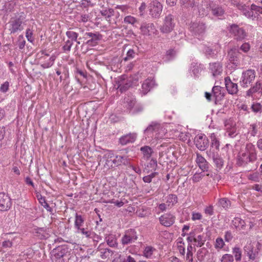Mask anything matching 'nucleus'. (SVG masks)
Segmentation results:
<instances>
[{
  "mask_svg": "<svg viewBox=\"0 0 262 262\" xmlns=\"http://www.w3.org/2000/svg\"><path fill=\"white\" fill-rule=\"evenodd\" d=\"M115 161L114 154L108 151L104 155L102 159L100 161L99 165L102 164L104 169H109L116 166Z\"/></svg>",
  "mask_w": 262,
  "mask_h": 262,
  "instance_id": "nucleus-1",
  "label": "nucleus"
},
{
  "mask_svg": "<svg viewBox=\"0 0 262 262\" xmlns=\"http://www.w3.org/2000/svg\"><path fill=\"white\" fill-rule=\"evenodd\" d=\"M255 78V72L253 70H248L242 74L241 80L239 82L241 86L247 87Z\"/></svg>",
  "mask_w": 262,
  "mask_h": 262,
  "instance_id": "nucleus-2",
  "label": "nucleus"
},
{
  "mask_svg": "<svg viewBox=\"0 0 262 262\" xmlns=\"http://www.w3.org/2000/svg\"><path fill=\"white\" fill-rule=\"evenodd\" d=\"M174 27V17L172 15L169 14L165 17L164 23L160 30L163 33H168L173 30Z\"/></svg>",
  "mask_w": 262,
  "mask_h": 262,
  "instance_id": "nucleus-3",
  "label": "nucleus"
},
{
  "mask_svg": "<svg viewBox=\"0 0 262 262\" xmlns=\"http://www.w3.org/2000/svg\"><path fill=\"white\" fill-rule=\"evenodd\" d=\"M141 34L146 36H152L157 34V30L152 23H144L140 28Z\"/></svg>",
  "mask_w": 262,
  "mask_h": 262,
  "instance_id": "nucleus-4",
  "label": "nucleus"
},
{
  "mask_svg": "<svg viewBox=\"0 0 262 262\" xmlns=\"http://www.w3.org/2000/svg\"><path fill=\"white\" fill-rule=\"evenodd\" d=\"M228 56L230 62L235 66L239 64L242 54L236 47L231 49L228 52Z\"/></svg>",
  "mask_w": 262,
  "mask_h": 262,
  "instance_id": "nucleus-5",
  "label": "nucleus"
},
{
  "mask_svg": "<svg viewBox=\"0 0 262 262\" xmlns=\"http://www.w3.org/2000/svg\"><path fill=\"white\" fill-rule=\"evenodd\" d=\"M229 32L237 40H242L244 39L246 36V33L245 30L239 28L238 26L235 24H233L230 26Z\"/></svg>",
  "mask_w": 262,
  "mask_h": 262,
  "instance_id": "nucleus-6",
  "label": "nucleus"
},
{
  "mask_svg": "<svg viewBox=\"0 0 262 262\" xmlns=\"http://www.w3.org/2000/svg\"><path fill=\"white\" fill-rule=\"evenodd\" d=\"M196 147L200 150H205L209 145V141L205 135H198L194 138Z\"/></svg>",
  "mask_w": 262,
  "mask_h": 262,
  "instance_id": "nucleus-7",
  "label": "nucleus"
},
{
  "mask_svg": "<svg viewBox=\"0 0 262 262\" xmlns=\"http://www.w3.org/2000/svg\"><path fill=\"white\" fill-rule=\"evenodd\" d=\"M205 24L201 21L192 23L190 26V31L195 35L203 34L206 31Z\"/></svg>",
  "mask_w": 262,
  "mask_h": 262,
  "instance_id": "nucleus-8",
  "label": "nucleus"
},
{
  "mask_svg": "<svg viewBox=\"0 0 262 262\" xmlns=\"http://www.w3.org/2000/svg\"><path fill=\"white\" fill-rule=\"evenodd\" d=\"M149 14L153 17L158 18L162 11V5L158 1H153L149 4Z\"/></svg>",
  "mask_w": 262,
  "mask_h": 262,
  "instance_id": "nucleus-9",
  "label": "nucleus"
},
{
  "mask_svg": "<svg viewBox=\"0 0 262 262\" xmlns=\"http://www.w3.org/2000/svg\"><path fill=\"white\" fill-rule=\"evenodd\" d=\"M118 84L117 89L122 93L126 91L129 88L133 85V81L131 78H127L126 76L123 75L120 78Z\"/></svg>",
  "mask_w": 262,
  "mask_h": 262,
  "instance_id": "nucleus-10",
  "label": "nucleus"
},
{
  "mask_svg": "<svg viewBox=\"0 0 262 262\" xmlns=\"http://www.w3.org/2000/svg\"><path fill=\"white\" fill-rule=\"evenodd\" d=\"M137 239V235L135 230L130 229L125 231L122 237L121 241L123 245H127L132 243Z\"/></svg>",
  "mask_w": 262,
  "mask_h": 262,
  "instance_id": "nucleus-11",
  "label": "nucleus"
},
{
  "mask_svg": "<svg viewBox=\"0 0 262 262\" xmlns=\"http://www.w3.org/2000/svg\"><path fill=\"white\" fill-rule=\"evenodd\" d=\"M245 149L246 151L240 155L241 157L248 158L249 161H254L256 159V155L254 145L251 143L247 144Z\"/></svg>",
  "mask_w": 262,
  "mask_h": 262,
  "instance_id": "nucleus-12",
  "label": "nucleus"
},
{
  "mask_svg": "<svg viewBox=\"0 0 262 262\" xmlns=\"http://www.w3.org/2000/svg\"><path fill=\"white\" fill-rule=\"evenodd\" d=\"M11 206L10 197L3 192L0 193V210L5 211L9 210Z\"/></svg>",
  "mask_w": 262,
  "mask_h": 262,
  "instance_id": "nucleus-13",
  "label": "nucleus"
},
{
  "mask_svg": "<svg viewBox=\"0 0 262 262\" xmlns=\"http://www.w3.org/2000/svg\"><path fill=\"white\" fill-rule=\"evenodd\" d=\"M159 221L162 225L170 227L174 224L175 216L170 213H165L159 217Z\"/></svg>",
  "mask_w": 262,
  "mask_h": 262,
  "instance_id": "nucleus-14",
  "label": "nucleus"
},
{
  "mask_svg": "<svg viewBox=\"0 0 262 262\" xmlns=\"http://www.w3.org/2000/svg\"><path fill=\"white\" fill-rule=\"evenodd\" d=\"M137 138V134L136 133H129L122 136L119 139V143L122 145H125L128 143L134 142Z\"/></svg>",
  "mask_w": 262,
  "mask_h": 262,
  "instance_id": "nucleus-15",
  "label": "nucleus"
},
{
  "mask_svg": "<svg viewBox=\"0 0 262 262\" xmlns=\"http://www.w3.org/2000/svg\"><path fill=\"white\" fill-rule=\"evenodd\" d=\"M196 162L199 167L203 171H207L209 165L206 160L200 154L196 153Z\"/></svg>",
  "mask_w": 262,
  "mask_h": 262,
  "instance_id": "nucleus-16",
  "label": "nucleus"
},
{
  "mask_svg": "<svg viewBox=\"0 0 262 262\" xmlns=\"http://www.w3.org/2000/svg\"><path fill=\"white\" fill-rule=\"evenodd\" d=\"M225 85L228 93L230 94H235L238 92L237 85L232 82L229 78L225 79Z\"/></svg>",
  "mask_w": 262,
  "mask_h": 262,
  "instance_id": "nucleus-17",
  "label": "nucleus"
},
{
  "mask_svg": "<svg viewBox=\"0 0 262 262\" xmlns=\"http://www.w3.org/2000/svg\"><path fill=\"white\" fill-rule=\"evenodd\" d=\"M244 251L245 253L249 257V258L252 260H254L258 254L257 250L255 251L254 249L253 246L250 244H247L244 247Z\"/></svg>",
  "mask_w": 262,
  "mask_h": 262,
  "instance_id": "nucleus-18",
  "label": "nucleus"
},
{
  "mask_svg": "<svg viewBox=\"0 0 262 262\" xmlns=\"http://www.w3.org/2000/svg\"><path fill=\"white\" fill-rule=\"evenodd\" d=\"M224 88L220 86H215L212 88L213 96L215 98V103L222 99L224 96Z\"/></svg>",
  "mask_w": 262,
  "mask_h": 262,
  "instance_id": "nucleus-19",
  "label": "nucleus"
},
{
  "mask_svg": "<svg viewBox=\"0 0 262 262\" xmlns=\"http://www.w3.org/2000/svg\"><path fill=\"white\" fill-rule=\"evenodd\" d=\"M155 82L152 79L147 78L146 79L142 84V93L143 95L146 94L148 92L150 91V89H152L155 85Z\"/></svg>",
  "mask_w": 262,
  "mask_h": 262,
  "instance_id": "nucleus-20",
  "label": "nucleus"
},
{
  "mask_svg": "<svg viewBox=\"0 0 262 262\" xmlns=\"http://www.w3.org/2000/svg\"><path fill=\"white\" fill-rule=\"evenodd\" d=\"M22 21L19 18H16L10 22L11 28L10 31L11 33H14L18 30L23 29L21 26Z\"/></svg>",
  "mask_w": 262,
  "mask_h": 262,
  "instance_id": "nucleus-21",
  "label": "nucleus"
},
{
  "mask_svg": "<svg viewBox=\"0 0 262 262\" xmlns=\"http://www.w3.org/2000/svg\"><path fill=\"white\" fill-rule=\"evenodd\" d=\"M160 124L157 122H152L144 130V133L148 136L152 137L154 132H158L160 128Z\"/></svg>",
  "mask_w": 262,
  "mask_h": 262,
  "instance_id": "nucleus-22",
  "label": "nucleus"
},
{
  "mask_svg": "<svg viewBox=\"0 0 262 262\" xmlns=\"http://www.w3.org/2000/svg\"><path fill=\"white\" fill-rule=\"evenodd\" d=\"M85 35L91 38V39L87 41V43L89 45H94L97 43L98 40L101 39V35L99 33H93L88 32L85 33Z\"/></svg>",
  "mask_w": 262,
  "mask_h": 262,
  "instance_id": "nucleus-23",
  "label": "nucleus"
},
{
  "mask_svg": "<svg viewBox=\"0 0 262 262\" xmlns=\"http://www.w3.org/2000/svg\"><path fill=\"white\" fill-rule=\"evenodd\" d=\"M210 68L213 76L220 75L223 71L222 66L219 62L210 63Z\"/></svg>",
  "mask_w": 262,
  "mask_h": 262,
  "instance_id": "nucleus-24",
  "label": "nucleus"
},
{
  "mask_svg": "<svg viewBox=\"0 0 262 262\" xmlns=\"http://www.w3.org/2000/svg\"><path fill=\"white\" fill-rule=\"evenodd\" d=\"M99 251L100 257L104 260L102 262H106L113 253L112 250L107 248L100 249Z\"/></svg>",
  "mask_w": 262,
  "mask_h": 262,
  "instance_id": "nucleus-25",
  "label": "nucleus"
},
{
  "mask_svg": "<svg viewBox=\"0 0 262 262\" xmlns=\"http://www.w3.org/2000/svg\"><path fill=\"white\" fill-rule=\"evenodd\" d=\"M210 9L213 15L215 16H221L224 14V10L222 7L217 6H210Z\"/></svg>",
  "mask_w": 262,
  "mask_h": 262,
  "instance_id": "nucleus-26",
  "label": "nucleus"
},
{
  "mask_svg": "<svg viewBox=\"0 0 262 262\" xmlns=\"http://www.w3.org/2000/svg\"><path fill=\"white\" fill-rule=\"evenodd\" d=\"M210 5L208 6V5L205 4L200 6L198 8L200 16L203 17L207 15L208 14L209 11L210 10Z\"/></svg>",
  "mask_w": 262,
  "mask_h": 262,
  "instance_id": "nucleus-27",
  "label": "nucleus"
},
{
  "mask_svg": "<svg viewBox=\"0 0 262 262\" xmlns=\"http://www.w3.org/2000/svg\"><path fill=\"white\" fill-rule=\"evenodd\" d=\"M39 203L49 212H52V208L50 207L49 204L47 203L45 198L42 196L40 194H38L36 195Z\"/></svg>",
  "mask_w": 262,
  "mask_h": 262,
  "instance_id": "nucleus-28",
  "label": "nucleus"
},
{
  "mask_svg": "<svg viewBox=\"0 0 262 262\" xmlns=\"http://www.w3.org/2000/svg\"><path fill=\"white\" fill-rule=\"evenodd\" d=\"M213 160L216 168L219 169H221L224 164L223 160L221 156L217 155H214L213 156Z\"/></svg>",
  "mask_w": 262,
  "mask_h": 262,
  "instance_id": "nucleus-29",
  "label": "nucleus"
},
{
  "mask_svg": "<svg viewBox=\"0 0 262 262\" xmlns=\"http://www.w3.org/2000/svg\"><path fill=\"white\" fill-rule=\"evenodd\" d=\"M115 160L116 166L120 165L121 164L127 165L129 163L128 160L125 156H117L115 157Z\"/></svg>",
  "mask_w": 262,
  "mask_h": 262,
  "instance_id": "nucleus-30",
  "label": "nucleus"
},
{
  "mask_svg": "<svg viewBox=\"0 0 262 262\" xmlns=\"http://www.w3.org/2000/svg\"><path fill=\"white\" fill-rule=\"evenodd\" d=\"M178 202V198L176 195L171 194L167 196L166 204L168 206H173Z\"/></svg>",
  "mask_w": 262,
  "mask_h": 262,
  "instance_id": "nucleus-31",
  "label": "nucleus"
},
{
  "mask_svg": "<svg viewBox=\"0 0 262 262\" xmlns=\"http://www.w3.org/2000/svg\"><path fill=\"white\" fill-rule=\"evenodd\" d=\"M140 150L143 152L144 157L147 159L151 157V154L153 152L152 148L148 146L142 147Z\"/></svg>",
  "mask_w": 262,
  "mask_h": 262,
  "instance_id": "nucleus-32",
  "label": "nucleus"
},
{
  "mask_svg": "<svg viewBox=\"0 0 262 262\" xmlns=\"http://www.w3.org/2000/svg\"><path fill=\"white\" fill-rule=\"evenodd\" d=\"M84 223V219L81 215L76 214L75 220V227L77 229H78L82 226Z\"/></svg>",
  "mask_w": 262,
  "mask_h": 262,
  "instance_id": "nucleus-33",
  "label": "nucleus"
},
{
  "mask_svg": "<svg viewBox=\"0 0 262 262\" xmlns=\"http://www.w3.org/2000/svg\"><path fill=\"white\" fill-rule=\"evenodd\" d=\"M66 249L63 247H58L56 249H54L53 252L54 253V255H55L57 258H63V256L66 254Z\"/></svg>",
  "mask_w": 262,
  "mask_h": 262,
  "instance_id": "nucleus-34",
  "label": "nucleus"
},
{
  "mask_svg": "<svg viewBox=\"0 0 262 262\" xmlns=\"http://www.w3.org/2000/svg\"><path fill=\"white\" fill-rule=\"evenodd\" d=\"M219 203L225 209H228L231 206L230 201L226 198H222L219 200Z\"/></svg>",
  "mask_w": 262,
  "mask_h": 262,
  "instance_id": "nucleus-35",
  "label": "nucleus"
},
{
  "mask_svg": "<svg viewBox=\"0 0 262 262\" xmlns=\"http://www.w3.org/2000/svg\"><path fill=\"white\" fill-rule=\"evenodd\" d=\"M106 241L110 247H115L117 245L116 238L114 235H109L106 237Z\"/></svg>",
  "mask_w": 262,
  "mask_h": 262,
  "instance_id": "nucleus-36",
  "label": "nucleus"
},
{
  "mask_svg": "<svg viewBox=\"0 0 262 262\" xmlns=\"http://www.w3.org/2000/svg\"><path fill=\"white\" fill-rule=\"evenodd\" d=\"M101 13L103 16H105L107 21H110V17L114 15V11L113 9L103 10L101 11Z\"/></svg>",
  "mask_w": 262,
  "mask_h": 262,
  "instance_id": "nucleus-37",
  "label": "nucleus"
},
{
  "mask_svg": "<svg viewBox=\"0 0 262 262\" xmlns=\"http://www.w3.org/2000/svg\"><path fill=\"white\" fill-rule=\"evenodd\" d=\"M211 140V146L214 147L216 149H219L220 146L219 141L217 139L215 135L213 133L210 136Z\"/></svg>",
  "mask_w": 262,
  "mask_h": 262,
  "instance_id": "nucleus-38",
  "label": "nucleus"
},
{
  "mask_svg": "<svg viewBox=\"0 0 262 262\" xmlns=\"http://www.w3.org/2000/svg\"><path fill=\"white\" fill-rule=\"evenodd\" d=\"M55 60V56H52L49 59V61L45 62L41 64V67L43 69H47L51 67L54 63Z\"/></svg>",
  "mask_w": 262,
  "mask_h": 262,
  "instance_id": "nucleus-39",
  "label": "nucleus"
},
{
  "mask_svg": "<svg viewBox=\"0 0 262 262\" xmlns=\"http://www.w3.org/2000/svg\"><path fill=\"white\" fill-rule=\"evenodd\" d=\"M233 254L234 255L235 260L239 261L241 259L242 251L239 248L234 247L233 248Z\"/></svg>",
  "mask_w": 262,
  "mask_h": 262,
  "instance_id": "nucleus-40",
  "label": "nucleus"
},
{
  "mask_svg": "<svg viewBox=\"0 0 262 262\" xmlns=\"http://www.w3.org/2000/svg\"><path fill=\"white\" fill-rule=\"evenodd\" d=\"M251 161H249L248 158L245 157H241V156L239 155L238 156V159L236 163V164L239 166H242L247 164L248 162H250Z\"/></svg>",
  "mask_w": 262,
  "mask_h": 262,
  "instance_id": "nucleus-41",
  "label": "nucleus"
},
{
  "mask_svg": "<svg viewBox=\"0 0 262 262\" xmlns=\"http://www.w3.org/2000/svg\"><path fill=\"white\" fill-rule=\"evenodd\" d=\"M66 35L69 39H71L72 41H77L78 36V33L70 30L66 32Z\"/></svg>",
  "mask_w": 262,
  "mask_h": 262,
  "instance_id": "nucleus-42",
  "label": "nucleus"
},
{
  "mask_svg": "<svg viewBox=\"0 0 262 262\" xmlns=\"http://www.w3.org/2000/svg\"><path fill=\"white\" fill-rule=\"evenodd\" d=\"M181 2L185 8H193L195 6V0H181Z\"/></svg>",
  "mask_w": 262,
  "mask_h": 262,
  "instance_id": "nucleus-43",
  "label": "nucleus"
},
{
  "mask_svg": "<svg viewBox=\"0 0 262 262\" xmlns=\"http://www.w3.org/2000/svg\"><path fill=\"white\" fill-rule=\"evenodd\" d=\"M77 233H81L82 235H84L86 237H91L92 232L91 231L88 230L87 228L85 229L84 228H80L77 229Z\"/></svg>",
  "mask_w": 262,
  "mask_h": 262,
  "instance_id": "nucleus-44",
  "label": "nucleus"
},
{
  "mask_svg": "<svg viewBox=\"0 0 262 262\" xmlns=\"http://www.w3.org/2000/svg\"><path fill=\"white\" fill-rule=\"evenodd\" d=\"M243 13V14L248 18H252L253 16V10H252L251 7L250 9L247 6L244 10Z\"/></svg>",
  "mask_w": 262,
  "mask_h": 262,
  "instance_id": "nucleus-45",
  "label": "nucleus"
},
{
  "mask_svg": "<svg viewBox=\"0 0 262 262\" xmlns=\"http://www.w3.org/2000/svg\"><path fill=\"white\" fill-rule=\"evenodd\" d=\"M251 109L254 113H260L262 110V106L259 103H254L251 106Z\"/></svg>",
  "mask_w": 262,
  "mask_h": 262,
  "instance_id": "nucleus-46",
  "label": "nucleus"
},
{
  "mask_svg": "<svg viewBox=\"0 0 262 262\" xmlns=\"http://www.w3.org/2000/svg\"><path fill=\"white\" fill-rule=\"evenodd\" d=\"M124 23L134 25L136 22L137 19L133 16L128 15L124 19Z\"/></svg>",
  "mask_w": 262,
  "mask_h": 262,
  "instance_id": "nucleus-47",
  "label": "nucleus"
},
{
  "mask_svg": "<svg viewBox=\"0 0 262 262\" xmlns=\"http://www.w3.org/2000/svg\"><path fill=\"white\" fill-rule=\"evenodd\" d=\"M233 256L228 254L223 255L221 258L222 262H233Z\"/></svg>",
  "mask_w": 262,
  "mask_h": 262,
  "instance_id": "nucleus-48",
  "label": "nucleus"
},
{
  "mask_svg": "<svg viewBox=\"0 0 262 262\" xmlns=\"http://www.w3.org/2000/svg\"><path fill=\"white\" fill-rule=\"evenodd\" d=\"M194 242L197 243L196 246L201 247L204 244V241L203 240V236L202 235H198L196 237H194Z\"/></svg>",
  "mask_w": 262,
  "mask_h": 262,
  "instance_id": "nucleus-49",
  "label": "nucleus"
},
{
  "mask_svg": "<svg viewBox=\"0 0 262 262\" xmlns=\"http://www.w3.org/2000/svg\"><path fill=\"white\" fill-rule=\"evenodd\" d=\"M154 249L151 247H147L144 251V254L146 257H149L152 254Z\"/></svg>",
  "mask_w": 262,
  "mask_h": 262,
  "instance_id": "nucleus-50",
  "label": "nucleus"
},
{
  "mask_svg": "<svg viewBox=\"0 0 262 262\" xmlns=\"http://www.w3.org/2000/svg\"><path fill=\"white\" fill-rule=\"evenodd\" d=\"M203 176L204 175L201 174V173H196L193 176L192 178V180L194 183L198 182L202 180Z\"/></svg>",
  "mask_w": 262,
  "mask_h": 262,
  "instance_id": "nucleus-51",
  "label": "nucleus"
},
{
  "mask_svg": "<svg viewBox=\"0 0 262 262\" xmlns=\"http://www.w3.org/2000/svg\"><path fill=\"white\" fill-rule=\"evenodd\" d=\"M224 245V242L222 238H217L215 242V247L221 249Z\"/></svg>",
  "mask_w": 262,
  "mask_h": 262,
  "instance_id": "nucleus-52",
  "label": "nucleus"
},
{
  "mask_svg": "<svg viewBox=\"0 0 262 262\" xmlns=\"http://www.w3.org/2000/svg\"><path fill=\"white\" fill-rule=\"evenodd\" d=\"M73 45V42L71 40H68L66 41L65 45L63 46V49L64 51H70L71 48Z\"/></svg>",
  "mask_w": 262,
  "mask_h": 262,
  "instance_id": "nucleus-53",
  "label": "nucleus"
},
{
  "mask_svg": "<svg viewBox=\"0 0 262 262\" xmlns=\"http://www.w3.org/2000/svg\"><path fill=\"white\" fill-rule=\"evenodd\" d=\"M90 18V16L88 14H81L79 17H77V20L79 22L85 23L87 22Z\"/></svg>",
  "mask_w": 262,
  "mask_h": 262,
  "instance_id": "nucleus-54",
  "label": "nucleus"
},
{
  "mask_svg": "<svg viewBox=\"0 0 262 262\" xmlns=\"http://www.w3.org/2000/svg\"><path fill=\"white\" fill-rule=\"evenodd\" d=\"M234 223L236 227H239V226H241V228L243 229L245 226L244 221L241 219H235Z\"/></svg>",
  "mask_w": 262,
  "mask_h": 262,
  "instance_id": "nucleus-55",
  "label": "nucleus"
},
{
  "mask_svg": "<svg viewBox=\"0 0 262 262\" xmlns=\"http://www.w3.org/2000/svg\"><path fill=\"white\" fill-rule=\"evenodd\" d=\"M250 49V46L249 43L245 42L243 43L240 47V49L245 53H247Z\"/></svg>",
  "mask_w": 262,
  "mask_h": 262,
  "instance_id": "nucleus-56",
  "label": "nucleus"
},
{
  "mask_svg": "<svg viewBox=\"0 0 262 262\" xmlns=\"http://www.w3.org/2000/svg\"><path fill=\"white\" fill-rule=\"evenodd\" d=\"M125 257L123 255H116L115 258L113 260V262H125Z\"/></svg>",
  "mask_w": 262,
  "mask_h": 262,
  "instance_id": "nucleus-57",
  "label": "nucleus"
},
{
  "mask_svg": "<svg viewBox=\"0 0 262 262\" xmlns=\"http://www.w3.org/2000/svg\"><path fill=\"white\" fill-rule=\"evenodd\" d=\"M135 52L133 49H129L127 52V56L124 58V60L134 58Z\"/></svg>",
  "mask_w": 262,
  "mask_h": 262,
  "instance_id": "nucleus-58",
  "label": "nucleus"
},
{
  "mask_svg": "<svg viewBox=\"0 0 262 262\" xmlns=\"http://www.w3.org/2000/svg\"><path fill=\"white\" fill-rule=\"evenodd\" d=\"M9 83L8 82L6 81L4 83L2 84L0 88V90L3 93H6L9 89Z\"/></svg>",
  "mask_w": 262,
  "mask_h": 262,
  "instance_id": "nucleus-59",
  "label": "nucleus"
},
{
  "mask_svg": "<svg viewBox=\"0 0 262 262\" xmlns=\"http://www.w3.org/2000/svg\"><path fill=\"white\" fill-rule=\"evenodd\" d=\"M176 55V51L174 50L173 49H170L168 50L166 52V55L168 57V60L170 59L171 58L174 57Z\"/></svg>",
  "mask_w": 262,
  "mask_h": 262,
  "instance_id": "nucleus-60",
  "label": "nucleus"
},
{
  "mask_svg": "<svg viewBox=\"0 0 262 262\" xmlns=\"http://www.w3.org/2000/svg\"><path fill=\"white\" fill-rule=\"evenodd\" d=\"M25 43L26 41L24 40L23 37L22 36H19L18 42V45L19 49H23L25 47Z\"/></svg>",
  "mask_w": 262,
  "mask_h": 262,
  "instance_id": "nucleus-61",
  "label": "nucleus"
},
{
  "mask_svg": "<svg viewBox=\"0 0 262 262\" xmlns=\"http://www.w3.org/2000/svg\"><path fill=\"white\" fill-rule=\"evenodd\" d=\"M261 85H260V80H259L256 82L255 84L252 86L251 88L253 90V91L256 93L258 92L259 90H261Z\"/></svg>",
  "mask_w": 262,
  "mask_h": 262,
  "instance_id": "nucleus-62",
  "label": "nucleus"
},
{
  "mask_svg": "<svg viewBox=\"0 0 262 262\" xmlns=\"http://www.w3.org/2000/svg\"><path fill=\"white\" fill-rule=\"evenodd\" d=\"M12 242L10 240L5 241L2 243V246L4 248H10L12 246Z\"/></svg>",
  "mask_w": 262,
  "mask_h": 262,
  "instance_id": "nucleus-63",
  "label": "nucleus"
},
{
  "mask_svg": "<svg viewBox=\"0 0 262 262\" xmlns=\"http://www.w3.org/2000/svg\"><path fill=\"white\" fill-rule=\"evenodd\" d=\"M251 9L252 10H253V11L258 12L259 13L262 14V7L260 6H256L254 4H252Z\"/></svg>",
  "mask_w": 262,
  "mask_h": 262,
  "instance_id": "nucleus-64",
  "label": "nucleus"
}]
</instances>
